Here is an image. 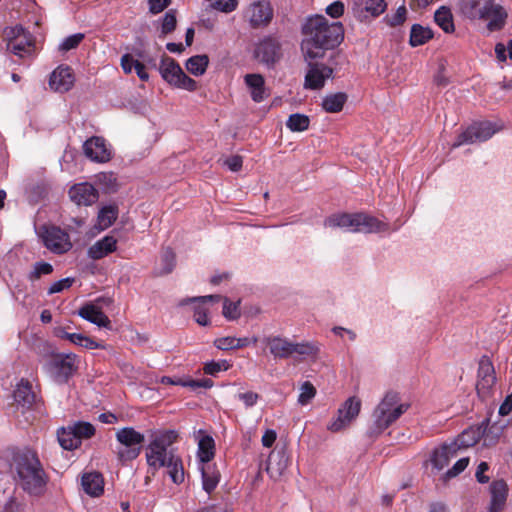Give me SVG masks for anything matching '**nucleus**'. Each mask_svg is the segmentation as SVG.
<instances>
[{"mask_svg": "<svg viewBox=\"0 0 512 512\" xmlns=\"http://www.w3.org/2000/svg\"><path fill=\"white\" fill-rule=\"evenodd\" d=\"M302 33L301 50L306 60L322 58L325 50L335 48L344 38L342 24L329 23L322 15L308 17L302 26Z\"/></svg>", "mask_w": 512, "mask_h": 512, "instance_id": "obj_1", "label": "nucleus"}, {"mask_svg": "<svg viewBox=\"0 0 512 512\" xmlns=\"http://www.w3.org/2000/svg\"><path fill=\"white\" fill-rule=\"evenodd\" d=\"M19 486L31 496H41L46 488L47 476L37 454L26 450L15 457Z\"/></svg>", "mask_w": 512, "mask_h": 512, "instance_id": "obj_2", "label": "nucleus"}, {"mask_svg": "<svg viewBox=\"0 0 512 512\" xmlns=\"http://www.w3.org/2000/svg\"><path fill=\"white\" fill-rule=\"evenodd\" d=\"M325 226L341 228L354 233H380L389 231L388 223L365 213L333 214L325 220Z\"/></svg>", "mask_w": 512, "mask_h": 512, "instance_id": "obj_3", "label": "nucleus"}, {"mask_svg": "<svg viewBox=\"0 0 512 512\" xmlns=\"http://www.w3.org/2000/svg\"><path fill=\"white\" fill-rule=\"evenodd\" d=\"M410 405L400 401L399 394L389 391L373 411L372 433L380 434L398 420Z\"/></svg>", "mask_w": 512, "mask_h": 512, "instance_id": "obj_4", "label": "nucleus"}, {"mask_svg": "<svg viewBox=\"0 0 512 512\" xmlns=\"http://www.w3.org/2000/svg\"><path fill=\"white\" fill-rule=\"evenodd\" d=\"M177 437L178 434L174 430L161 431L153 435L146 451V461L153 475L176 455L168 448L177 440Z\"/></svg>", "mask_w": 512, "mask_h": 512, "instance_id": "obj_5", "label": "nucleus"}, {"mask_svg": "<svg viewBox=\"0 0 512 512\" xmlns=\"http://www.w3.org/2000/svg\"><path fill=\"white\" fill-rule=\"evenodd\" d=\"M263 343L269 348L274 358L287 359L295 356L297 361L305 357L314 356L319 352V347L311 342L294 343L280 336H268Z\"/></svg>", "mask_w": 512, "mask_h": 512, "instance_id": "obj_6", "label": "nucleus"}, {"mask_svg": "<svg viewBox=\"0 0 512 512\" xmlns=\"http://www.w3.org/2000/svg\"><path fill=\"white\" fill-rule=\"evenodd\" d=\"M116 440L119 444L116 456L123 465L135 460L142 452L145 435L133 427H123L116 431Z\"/></svg>", "mask_w": 512, "mask_h": 512, "instance_id": "obj_7", "label": "nucleus"}, {"mask_svg": "<svg viewBox=\"0 0 512 512\" xmlns=\"http://www.w3.org/2000/svg\"><path fill=\"white\" fill-rule=\"evenodd\" d=\"M495 0H470V15L473 18L487 20L489 31L501 30L507 19V12L503 6L496 4Z\"/></svg>", "mask_w": 512, "mask_h": 512, "instance_id": "obj_8", "label": "nucleus"}, {"mask_svg": "<svg viewBox=\"0 0 512 512\" xmlns=\"http://www.w3.org/2000/svg\"><path fill=\"white\" fill-rule=\"evenodd\" d=\"M77 369L78 357L73 353L55 354L43 365V370L59 383H66Z\"/></svg>", "mask_w": 512, "mask_h": 512, "instance_id": "obj_9", "label": "nucleus"}, {"mask_svg": "<svg viewBox=\"0 0 512 512\" xmlns=\"http://www.w3.org/2000/svg\"><path fill=\"white\" fill-rule=\"evenodd\" d=\"M500 129L501 126L490 121L475 122L457 137L452 147L457 148L465 144L487 141Z\"/></svg>", "mask_w": 512, "mask_h": 512, "instance_id": "obj_10", "label": "nucleus"}, {"mask_svg": "<svg viewBox=\"0 0 512 512\" xmlns=\"http://www.w3.org/2000/svg\"><path fill=\"white\" fill-rule=\"evenodd\" d=\"M39 236L44 246L53 253L63 254L72 248L68 233L57 226H42Z\"/></svg>", "mask_w": 512, "mask_h": 512, "instance_id": "obj_11", "label": "nucleus"}, {"mask_svg": "<svg viewBox=\"0 0 512 512\" xmlns=\"http://www.w3.org/2000/svg\"><path fill=\"white\" fill-rule=\"evenodd\" d=\"M5 35L8 40L7 49L14 55L22 58L32 52L33 37L22 26L6 28Z\"/></svg>", "mask_w": 512, "mask_h": 512, "instance_id": "obj_12", "label": "nucleus"}, {"mask_svg": "<svg viewBox=\"0 0 512 512\" xmlns=\"http://www.w3.org/2000/svg\"><path fill=\"white\" fill-rule=\"evenodd\" d=\"M467 435L468 434H465L460 439V442H452L449 444H443L441 447L436 448L433 451L431 458H430V462L433 465V467L437 470H442L445 466L448 465L451 458H454L457 456L459 449L470 447V445L473 443V440L466 441Z\"/></svg>", "mask_w": 512, "mask_h": 512, "instance_id": "obj_13", "label": "nucleus"}, {"mask_svg": "<svg viewBox=\"0 0 512 512\" xmlns=\"http://www.w3.org/2000/svg\"><path fill=\"white\" fill-rule=\"evenodd\" d=\"M361 409V401L356 397L348 398L338 410V416L329 425L328 429L338 432L348 426L354 420Z\"/></svg>", "mask_w": 512, "mask_h": 512, "instance_id": "obj_14", "label": "nucleus"}, {"mask_svg": "<svg viewBox=\"0 0 512 512\" xmlns=\"http://www.w3.org/2000/svg\"><path fill=\"white\" fill-rule=\"evenodd\" d=\"M333 69L323 63H312L308 64V71L305 75V88L311 90L321 89L326 79L332 77Z\"/></svg>", "mask_w": 512, "mask_h": 512, "instance_id": "obj_15", "label": "nucleus"}, {"mask_svg": "<svg viewBox=\"0 0 512 512\" xmlns=\"http://www.w3.org/2000/svg\"><path fill=\"white\" fill-rule=\"evenodd\" d=\"M83 150L86 157L99 163L108 162L112 157L111 150L102 137L94 136L86 140Z\"/></svg>", "mask_w": 512, "mask_h": 512, "instance_id": "obj_16", "label": "nucleus"}, {"mask_svg": "<svg viewBox=\"0 0 512 512\" xmlns=\"http://www.w3.org/2000/svg\"><path fill=\"white\" fill-rule=\"evenodd\" d=\"M255 57L266 65H273L281 57L280 43L271 37L263 39L255 48Z\"/></svg>", "mask_w": 512, "mask_h": 512, "instance_id": "obj_17", "label": "nucleus"}, {"mask_svg": "<svg viewBox=\"0 0 512 512\" xmlns=\"http://www.w3.org/2000/svg\"><path fill=\"white\" fill-rule=\"evenodd\" d=\"M70 199L77 205L90 206L99 198L98 190L90 183H78L69 189Z\"/></svg>", "mask_w": 512, "mask_h": 512, "instance_id": "obj_18", "label": "nucleus"}, {"mask_svg": "<svg viewBox=\"0 0 512 512\" xmlns=\"http://www.w3.org/2000/svg\"><path fill=\"white\" fill-rule=\"evenodd\" d=\"M250 25L253 28L265 26L272 20L273 11L268 2H255L246 12Z\"/></svg>", "mask_w": 512, "mask_h": 512, "instance_id": "obj_19", "label": "nucleus"}, {"mask_svg": "<svg viewBox=\"0 0 512 512\" xmlns=\"http://www.w3.org/2000/svg\"><path fill=\"white\" fill-rule=\"evenodd\" d=\"M74 81L72 69L69 66H59L50 75L49 86L52 90L63 93L72 88Z\"/></svg>", "mask_w": 512, "mask_h": 512, "instance_id": "obj_20", "label": "nucleus"}, {"mask_svg": "<svg viewBox=\"0 0 512 512\" xmlns=\"http://www.w3.org/2000/svg\"><path fill=\"white\" fill-rule=\"evenodd\" d=\"M244 81L250 90V95L254 102L260 103L268 97L269 94L266 92L265 80L261 74H246Z\"/></svg>", "mask_w": 512, "mask_h": 512, "instance_id": "obj_21", "label": "nucleus"}, {"mask_svg": "<svg viewBox=\"0 0 512 512\" xmlns=\"http://www.w3.org/2000/svg\"><path fill=\"white\" fill-rule=\"evenodd\" d=\"M116 248L117 240L113 236H105L90 246L87 254L89 258L99 260L114 252Z\"/></svg>", "mask_w": 512, "mask_h": 512, "instance_id": "obj_22", "label": "nucleus"}, {"mask_svg": "<svg viewBox=\"0 0 512 512\" xmlns=\"http://www.w3.org/2000/svg\"><path fill=\"white\" fill-rule=\"evenodd\" d=\"M81 485L85 493L92 497H99L104 491V479L98 472L85 473Z\"/></svg>", "mask_w": 512, "mask_h": 512, "instance_id": "obj_23", "label": "nucleus"}, {"mask_svg": "<svg viewBox=\"0 0 512 512\" xmlns=\"http://www.w3.org/2000/svg\"><path fill=\"white\" fill-rule=\"evenodd\" d=\"M79 316L99 327H108L111 323L105 313L93 304H86L80 308Z\"/></svg>", "mask_w": 512, "mask_h": 512, "instance_id": "obj_24", "label": "nucleus"}, {"mask_svg": "<svg viewBox=\"0 0 512 512\" xmlns=\"http://www.w3.org/2000/svg\"><path fill=\"white\" fill-rule=\"evenodd\" d=\"M220 299V295H207L189 299L190 302L198 303L194 307V319L199 325L206 326L209 324L208 310L204 307V304L207 302H218Z\"/></svg>", "mask_w": 512, "mask_h": 512, "instance_id": "obj_25", "label": "nucleus"}, {"mask_svg": "<svg viewBox=\"0 0 512 512\" xmlns=\"http://www.w3.org/2000/svg\"><path fill=\"white\" fill-rule=\"evenodd\" d=\"M487 426H488V421L483 422L477 429L465 430L461 435L458 436V438L454 442H460V439L465 434H468L466 436V441L473 440V443L470 446H473L474 444H476L480 440L481 437L484 438L485 445L494 444L497 440V436L490 437V430L487 429Z\"/></svg>", "mask_w": 512, "mask_h": 512, "instance_id": "obj_26", "label": "nucleus"}, {"mask_svg": "<svg viewBox=\"0 0 512 512\" xmlns=\"http://www.w3.org/2000/svg\"><path fill=\"white\" fill-rule=\"evenodd\" d=\"M159 70L162 78L171 85L179 81V76L183 72L180 65L170 57L162 58Z\"/></svg>", "mask_w": 512, "mask_h": 512, "instance_id": "obj_27", "label": "nucleus"}, {"mask_svg": "<svg viewBox=\"0 0 512 512\" xmlns=\"http://www.w3.org/2000/svg\"><path fill=\"white\" fill-rule=\"evenodd\" d=\"M436 24L445 32L453 33L455 30L453 15L450 8L441 6L434 14Z\"/></svg>", "mask_w": 512, "mask_h": 512, "instance_id": "obj_28", "label": "nucleus"}, {"mask_svg": "<svg viewBox=\"0 0 512 512\" xmlns=\"http://www.w3.org/2000/svg\"><path fill=\"white\" fill-rule=\"evenodd\" d=\"M15 401L23 406H30L35 401V394L28 381L21 380L14 391Z\"/></svg>", "mask_w": 512, "mask_h": 512, "instance_id": "obj_29", "label": "nucleus"}, {"mask_svg": "<svg viewBox=\"0 0 512 512\" xmlns=\"http://www.w3.org/2000/svg\"><path fill=\"white\" fill-rule=\"evenodd\" d=\"M347 95L343 92L329 94L323 98L322 107L328 113H338L343 109Z\"/></svg>", "mask_w": 512, "mask_h": 512, "instance_id": "obj_30", "label": "nucleus"}, {"mask_svg": "<svg viewBox=\"0 0 512 512\" xmlns=\"http://www.w3.org/2000/svg\"><path fill=\"white\" fill-rule=\"evenodd\" d=\"M201 474L203 489L210 494L217 487L220 475L210 464L201 467Z\"/></svg>", "mask_w": 512, "mask_h": 512, "instance_id": "obj_31", "label": "nucleus"}, {"mask_svg": "<svg viewBox=\"0 0 512 512\" xmlns=\"http://www.w3.org/2000/svg\"><path fill=\"white\" fill-rule=\"evenodd\" d=\"M57 437L60 446L65 450H73L81 445L75 432L69 426L60 428L57 432Z\"/></svg>", "mask_w": 512, "mask_h": 512, "instance_id": "obj_32", "label": "nucleus"}, {"mask_svg": "<svg viewBox=\"0 0 512 512\" xmlns=\"http://www.w3.org/2000/svg\"><path fill=\"white\" fill-rule=\"evenodd\" d=\"M433 38V31L429 27H423L419 24H414L410 32V44L413 47L425 44L428 40Z\"/></svg>", "mask_w": 512, "mask_h": 512, "instance_id": "obj_33", "label": "nucleus"}, {"mask_svg": "<svg viewBox=\"0 0 512 512\" xmlns=\"http://www.w3.org/2000/svg\"><path fill=\"white\" fill-rule=\"evenodd\" d=\"M209 64V57L205 54L195 55L186 61V69L194 76H201L206 72Z\"/></svg>", "mask_w": 512, "mask_h": 512, "instance_id": "obj_34", "label": "nucleus"}, {"mask_svg": "<svg viewBox=\"0 0 512 512\" xmlns=\"http://www.w3.org/2000/svg\"><path fill=\"white\" fill-rule=\"evenodd\" d=\"M355 6H357L361 11L369 13L373 17L379 16L386 9V3L384 0H356Z\"/></svg>", "mask_w": 512, "mask_h": 512, "instance_id": "obj_35", "label": "nucleus"}, {"mask_svg": "<svg viewBox=\"0 0 512 512\" xmlns=\"http://www.w3.org/2000/svg\"><path fill=\"white\" fill-rule=\"evenodd\" d=\"M214 440L210 436H205L200 439L198 444V457L202 463L209 464L214 457Z\"/></svg>", "mask_w": 512, "mask_h": 512, "instance_id": "obj_36", "label": "nucleus"}, {"mask_svg": "<svg viewBox=\"0 0 512 512\" xmlns=\"http://www.w3.org/2000/svg\"><path fill=\"white\" fill-rule=\"evenodd\" d=\"M165 467L169 477L175 484H180L184 481V469L179 456L175 455L174 458H170V462Z\"/></svg>", "mask_w": 512, "mask_h": 512, "instance_id": "obj_37", "label": "nucleus"}, {"mask_svg": "<svg viewBox=\"0 0 512 512\" xmlns=\"http://www.w3.org/2000/svg\"><path fill=\"white\" fill-rule=\"evenodd\" d=\"M491 503L505 505L507 498V484L503 480L493 481L490 486Z\"/></svg>", "mask_w": 512, "mask_h": 512, "instance_id": "obj_38", "label": "nucleus"}, {"mask_svg": "<svg viewBox=\"0 0 512 512\" xmlns=\"http://www.w3.org/2000/svg\"><path fill=\"white\" fill-rule=\"evenodd\" d=\"M309 124V117L300 113L291 114L286 121L287 128L292 132H303L309 128Z\"/></svg>", "mask_w": 512, "mask_h": 512, "instance_id": "obj_39", "label": "nucleus"}, {"mask_svg": "<svg viewBox=\"0 0 512 512\" xmlns=\"http://www.w3.org/2000/svg\"><path fill=\"white\" fill-rule=\"evenodd\" d=\"M73 432H75L76 437L80 440V443L83 439H89L95 434V427L85 421H77L71 425H68Z\"/></svg>", "mask_w": 512, "mask_h": 512, "instance_id": "obj_40", "label": "nucleus"}, {"mask_svg": "<svg viewBox=\"0 0 512 512\" xmlns=\"http://www.w3.org/2000/svg\"><path fill=\"white\" fill-rule=\"evenodd\" d=\"M118 210L115 206H105L98 213V224L102 229L110 227L117 219Z\"/></svg>", "mask_w": 512, "mask_h": 512, "instance_id": "obj_41", "label": "nucleus"}, {"mask_svg": "<svg viewBox=\"0 0 512 512\" xmlns=\"http://www.w3.org/2000/svg\"><path fill=\"white\" fill-rule=\"evenodd\" d=\"M496 383V376L478 378L476 383V390L478 396L485 400L492 392V389Z\"/></svg>", "mask_w": 512, "mask_h": 512, "instance_id": "obj_42", "label": "nucleus"}, {"mask_svg": "<svg viewBox=\"0 0 512 512\" xmlns=\"http://www.w3.org/2000/svg\"><path fill=\"white\" fill-rule=\"evenodd\" d=\"M175 267V254L172 249L167 248L161 256V268L158 275H166L172 272Z\"/></svg>", "mask_w": 512, "mask_h": 512, "instance_id": "obj_43", "label": "nucleus"}, {"mask_svg": "<svg viewBox=\"0 0 512 512\" xmlns=\"http://www.w3.org/2000/svg\"><path fill=\"white\" fill-rule=\"evenodd\" d=\"M70 337L72 338L73 344L84 347L89 350L105 348L104 344L99 343V342L93 340L92 338H89L80 333H76Z\"/></svg>", "mask_w": 512, "mask_h": 512, "instance_id": "obj_44", "label": "nucleus"}, {"mask_svg": "<svg viewBox=\"0 0 512 512\" xmlns=\"http://www.w3.org/2000/svg\"><path fill=\"white\" fill-rule=\"evenodd\" d=\"M97 181L105 189L106 192L117 191V178L113 172L99 173L97 175Z\"/></svg>", "mask_w": 512, "mask_h": 512, "instance_id": "obj_45", "label": "nucleus"}, {"mask_svg": "<svg viewBox=\"0 0 512 512\" xmlns=\"http://www.w3.org/2000/svg\"><path fill=\"white\" fill-rule=\"evenodd\" d=\"M52 272H53V266L50 263L43 262V261L36 262L33 265V270L28 274V279H29V281L34 282V281L40 279V277L42 275H49Z\"/></svg>", "mask_w": 512, "mask_h": 512, "instance_id": "obj_46", "label": "nucleus"}, {"mask_svg": "<svg viewBox=\"0 0 512 512\" xmlns=\"http://www.w3.org/2000/svg\"><path fill=\"white\" fill-rule=\"evenodd\" d=\"M407 17V9L404 5L398 7L395 13L386 15L384 20L390 27H396L405 22Z\"/></svg>", "mask_w": 512, "mask_h": 512, "instance_id": "obj_47", "label": "nucleus"}, {"mask_svg": "<svg viewBox=\"0 0 512 512\" xmlns=\"http://www.w3.org/2000/svg\"><path fill=\"white\" fill-rule=\"evenodd\" d=\"M316 389L313 384L309 381H306L302 384L300 388V394L298 396V403L301 405H306L315 397Z\"/></svg>", "mask_w": 512, "mask_h": 512, "instance_id": "obj_48", "label": "nucleus"}, {"mask_svg": "<svg viewBox=\"0 0 512 512\" xmlns=\"http://www.w3.org/2000/svg\"><path fill=\"white\" fill-rule=\"evenodd\" d=\"M176 12L171 9L167 11L162 19L161 32L163 35L173 32L176 28Z\"/></svg>", "mask_w": 512, "mask_h": 512, "instance_id": "obj_49", "label": "nucleus"}, {"mask_svg": "<svg viewBox=\"0 0 512 512\" xmlns=\"http://www.w3.org/2000/svg\"><path fill=\"white\" fill-rule=\"evenodd\" d=\"M230 364L226 360L210 361L205 363L203 371L205 374L216 376L220 371H227Z\"/></svg>", "mask_w": 512, "mask_h": 512, "instance_id": "obj_50", "label": "nucleus"}, {"mask_svg": "<svg viewBox=\"0 0 512 512\" xmlns=\"http://www.w3.org/2000/svg\"><path fill=\"white\" fill-rule=\"evenodd\" d=\"M495 376V369L488 356H482L479 361L478 378Z\"/></svg>", "mask_w": 512, "mask_h": 512, "instance_id": "obj_51", "label": "nucleus"}, {"mask_svg": "<svg viewBox=\"0 0 512 512\" xmlns=\"http://www.w3.org/2000/svg\"><path fill=\"white\" fill-rule=\"evenodd\" d=\"M223 315L228 320H235L240 316L239 302H231L224 298Z\"/></svg>", "mask_w": 512, "mask_h": 512, "instance_id": "obj_52", "label": "nucleus"}, {"mask_svg": "<svg viewBox=\"0 0 512 512\" xmlns=\"http://www.w3.org/2000/svg\"><path fill=\"white\" fill-rule=\"evenodd\" d=\"M83 39L84 34L82 33L70 35L63 40V42L59 46V49L64 52L74 49L81 43Z\"/></svg>", "mask_w": 512, "mask_h": 512, "instance_id": "obj_53", "label": "nucleus"}, {"mask_svg": "<svg viewBox=\"0 0 512 512\" xmlns=\"http://www.w3.org/2000/svg\"><path fill=\"white\" fill-rule=\"evenodd\" d=\"M211 7L215 10L230 13L237 7V0H212Z\"/></svg>", "mask_w": 512, "mask_h": 512, "instance_id": "obj_54", "label": "nucleus"}, {"mask_svg": "<svg viewBox=\"0 0 512 512\" xmlns=\"http://www.w3.org/2000/svg\"><path fill=\"white\" fill-rule=\"evenodd\" d=\"M468 464H469L468 457H463V458L459 459L453 465V467L445 473V478L450 479V478L456 477L457 475H459L461 472H463L467 468Z\"/></svg>", "mask_w": 512, "mask_h": 512, "instance_id": "obj_55", "label": "nucleus"}, {"mask_svg": "<svg viewBox=\"0 0 512 512\" xmlns=\"http://www.w3.org/2000/svg\"><path fill=\"white\" fill-rule=\"evenodd\" d=\"M73 283H74V278H71V277H67V278H63L61 280H58V281L54 282L49 287L48 294L52 295V294H55V293H60L63 290L70 288Z\"/></svg>", "mask_w": 512, "mask_h": 512, "instance_id": "obj_56", "label": "nucleus"}, {"mask_svg": "<svg viewBox=\"0 0 512 512\" xmlns=\"http://www.w3.org/2000/svg\"><path fill=\"white\" fill-rule=\"evenodd\" d=\"M174 86L188 91H195L197 89V82L187 76L183 71L179 76V81H176Z\"/></svg>", "mask_w": 512, "mask_h": 512, "instance_id": "obj_57", "label": "nucleus"}, {"mask_svg": "<svg viewBox=\"0 0 512 512\" xmlns=\"http://www.w3.org/2000/svg\"><path fill=\"white\" fill-rule=\"evenodd\" d=\"M238 399L242 401L246 408H251L258 402L260 395L253 391H247L243 393H239L237 395Z\"/></svg>", "mask_w": 512, "mask_h": 512, "instance_id": "obj_58", "label": "nucleus"}, {"mask_svg": "<svg viewBox=\"0 0 512 512\" xmlns=\"http://www.w3.org/2000/svg\"><path fill=\"white\" fill-rule=\"evenodd\" d=\"M236 337L227 336L215 340V346L220 350L235 349Z\"/></svg>", "mask_w": 512, "mask_h": 512, "instance_id": "obj_59", "label": "nucleus"}, {"mask_svg": "<svg viewBox=\"0 0 512 512\" xmlns=\"http://www.w3.org/2000/svg\"><path fill=\"white\" fill-rule=\"evenodd\" d=\"M326 13L332 18H339L344 13V4L341 1H335L327 6Z\"/></svg>", "mask_w": 512, "mask_h": 512, "instance_id": "obj_60", "label": "nucleus"}, {"mask_svg": "<svg viewBox=\"0 0 512 512\" xmlns=\"http://www.w3.org/2000/svg\"><path fill=\"white\" fill-rule=\"evenodd\" d=\"M0 512H23V505L15 497H10Z\"/></svg>", "mask_w": 512, "mask_h": 512, "instance_id": "obj_61", "label": "nucleus"}, {"mask_svg": "<svg viewBox=\"0 0 512 512\" xmlns=\"http://www.w3.org/2000/svg\"><path fill=\"white\" fill-rule=\"evenodd\" d=\"M171 0H149V10L153 14H158L168 7Z\"/></svg>", "mask_w": 512, "mask_h": 512, "instance_id": "obj_62", "label": "nucleus"}, {"mask_svg": "<svg viewBox=\"0 0 512 512\" xmlns=\"http://www.w3.org/2000/svg\"><path fill=\"white\" fill-rule=\"evenodd\" d=\"M225 164L227 165V167L233 171V172H237L241 169L242 167V164H243V160H242V157L239 156V155H234V156H231L229 157L226 161H225Z\"/></svg>", "mask_w": 512, "mask_h": 512, "instance_id": "obj_63", "label": "nucleus"}, {"mask_svg": "<svg viewBox=\"0 0 512 512\" xmlns=\"http://www.w3.org/2000/svg\"><path fill=\"white\" fill-rule=\"evenodd\" d=\"M135 61L130 54H124L121 57V67L126 74L131 73L135 68Z\"/></svg>", "mask_w": 512, "mask_h": 512, "instance_id": "obj_64", "label": "nucleus"}]
</instances>
